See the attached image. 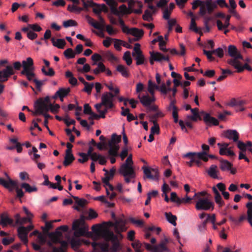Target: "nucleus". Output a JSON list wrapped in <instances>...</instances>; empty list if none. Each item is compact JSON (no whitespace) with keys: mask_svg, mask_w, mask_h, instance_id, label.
Returning <instances> with one entry per match:
<instances>
[{"mask_svg":"<svg viewBox=\"0 0 252 252\" xmlns=\"http://www.w3.org/2000/svg\"><path fill=\"white\" fill-rule=\"evenodd\" d=\"M195 157L197 159L199 160L202 159L205 162H207L208 160V158L207 157V154L206 152L203 151L200 153H193V152H189L187 154H185L183 156L184 158H187L190 157Z\"/></svg>","mask_w":252,"mask_h":252,"instance_id":"obj_12","label":"nucleus"},{"mask_svg":"<svg viewBox=\"0 0 252 252\" xmlns=\"http://www.w3.org/2000/svg\"><path fill=\"white\" fill-rule=\"evenodd\" d=\"M232 164L227 160L220 159V168L222 171L229 170Z\"/></svg>","mask_w":252,"mask_h":252,"instance_id":"obj_34","label":"nucleus"},{"mask_svg":"<svg viewBox=\"0 0 252 252\" xmlns=\"http://www.w3.org/2000/svg\"><path fill=\"white\" fill-rule=\"evenodd\" d=\"M31 219L29 218H21L20 220L16 219V223L20 225L26 223L27 222H31Z\"/></svg>","mask_w":252,"mask_h":252,"instance_id":"obj_62","label":"nucleus"},{"mask_svg":"<svg viewBox=\"0 0 252 252\" xmlns=\"http://www.w3.org/2000/svg\"><path fill=\"white\" fill-rule=\"evenodd\" d=\"M165 216L168 222H169L174 226H176L177 225L176 220H177V218L176 216L172 215V214L170 212H166L165 213Z\"/></svg>","mask_w":252,"mask_h":252,"instance_id":"obj_39","label":"nucleus"},{"mask_svg":"<svg viewBox=\"0 0 252 252\" xmlns=\"http://www.w3.org/2000/svg\"><path fill=\"white\" fill-rule=\"evenodd\" d=\"M140 45L139 43H136L133 48V51L132 53V56L142 53V51L140 50Z\"/></svg>","mask_w":252,"mask_h":252,"instance_id":"obj_61","label":"nucleus"},{"mask_svg":"<svg viewBox=\"0 0 252 252\" xmlns=\"http://www.w3.org/2000/svg\"><path fill=\"white\" fill-rule=\"evenodd\" d=\"M35 111L32 112L33 115H37L39 114L47 113L50 110V103L47 104L43 100L42 98L37 100L35 103Z\"/></svg>","mask_w":252,"mask_h":252,"instance_id":"obj_4","label":"nucleus"},{"mask_svg":"<svg viewBox=\"0 0 252 252\" xmlns=\"http://www.w3.org/2000/svg\"><path fill=\"white\" fill-rule=\"evenodd\" d=\"M86 18L89 24L93 26L94 28L99 30H103V28L102 27L101 24L95 21L93 18L89 15H87Z\"/></svg>","mask_w":252,"mask_h":252,"instance_id":"obj_26","label":"nucleus"},{"mask_svg":"<svg viewBox=\"0 0 252 252\" xmlns=\"http://www.w3.org/2000/svg\"><path fill=\"white\" fill-rule=\"evenodd\" d=\"M75 159V157L72 153H65L63 164L64 166L69 165Z\"/></svg>","mask_w":252,"mask_h":252,"instance_id":"obj_27","label":"nucleus"},{"mask_svg":"<svg viewBox=\"0 0 252 252\" xmlns=\"http://www.w3.org/2000/svg\"><path fill=\"white\" fill-rule=\"evenodd\" d=\"M5 175L7 176V184L8 186V188H5L8 189L10 192H12L14 188L16 189V188L17 187V182L12 180L9 176H7L6 173H5Z\"/></svg>","mask_w":252,"mask_h":252,"instance_id":"obj_33","label":"nucleus"},{"mask_svg":"<svg viewBox=\"0 0 252 252\" xmlns=\"http://www.w3.org/2000/svg\"><path fill=\"white\" fill-rule=\"evenodd\" d=\"M158 88L159 86L155 84L151 80H149L148 91L152 95H154L155 93V90H158Z\"/></svg>","mask_w":252,"mask_h":252,"instance_id":"obj_41","label":"nucleus"},{"mask_svg":"<svg viewBox=\"0 0 252 252\" xmlns=\"http://www.w3.org/2000/svg\"><path fill=\"white\" fill-rule=\"evenodd\" d=\"M77 25V22L71 19L65 21L63 22V26L64 28H68L71 26H76Z\"/></svg>","mask_w":252,"mask_h":252,"instance_id":"obj_52","label":"nucleus"},{"mask_svg":"<svg viewBox=\"0 0 252 252\" xmlns=\"http://www.w3.org/2000/svg\"><path fill=\"white\" fill-rule=\"evenodd\" d=\"M23 70L21 72L34 70L33 61L32 58L28 57L26 60L22 61Z\"/></svg>","mask_w":252,"mask_h":252,"instance_id":"obj_15","label":"nucleus"},{"mask_svg":"<svg viewBox=\"0 0 252 252\" xmlns=\"http://www.w3.org/2000/svg\"><path fill=\"white\" fill-rule=\"evenodd\" d=\"M86 217L81 215L80 218L75 220L72 224V230L75 237L86 236L88 233V226L86 224Z\"/></svg>","mask_w":252,"mask_h":252,"instance_id":"obj_1","label":"nucleus"},{"mask_svg":"<svg viewBox=\"0 0 252 252\" xmlns=\"http://www.w3.org/2000/svg\"><path fill=\"white\" fill-rule=\"evenodd\" d=\"M71 197H72L75 200V203H76L78 206H74L73 207L74 209L78 211H80V208H84L86 206V204H88V202L87 200L83 198H79L77 196H75L72 195H71Z\"/></svg>","mask_w":252,"mask_h":252,"instance_id":"obj_18","label":"nucleus"},{"mask_svg":"<svg viewBox=\"0 0 252 252\" xmlns=\"http://www.w3.org/2000/svg\"><path fill=\"white\" fill-rule=\"evenodd\" d=\"M64 56L66 59H72L75 57V53L71 48H68L63 52Z\"/></svg>","mask_w":252,"mask_h":252,"instance_id":"obj_47","label":"nucleus"},{"mask_svg":"<svg viewBox=\"0 0 252 252\" xmlns=\"http://www.w3.org/2000/svg\"><path fill=\"white\" fill-rule=\"evenodd\" d=\"M14 241V239L12 237L3 238L2 239V243L4 246H7Z\"/></svg>","mask_w":252,"mask_h":252,"instance_id":"obj_63","label":"nucleus"},{"mask_svg":"<svg viewBox=\"0 0 252 252\" xmlns=\"http://www.w3.org/2000/svg\"><path fill=\"white\" fill-rule=\"evenodd\" d=\"M168 239L165 238L158 245L153 246V252H163L167 250L166 245L168 243Z\"/></svg>","mask_w":252,"mask_h":252,"instance_id":"obj_19","label":"nucleus"},{"mask_svg":"<svg viewBox=\"0 0 252 252\" xmlns=\"http://www.w3.org/2000/svg\"><path fill=\"white\" fill-rule=\"evenodd\" d=\"M17 232L19 238L25 244H27L28 242V235L29 233L26 230V227L20 226L17 229Z\"/></svg>","mask_w":252,"mask_h":252,"instance_id":"obj_16","label":"nucleus"},{"mask_svg":"<svg viewBox=\"0 0 252 252\" xmlns=\"http://www.w3.org/2000/svg\"><path fill=\"white\" fill-rule=\"evenodd\" d=\"M217 166L215 165H211L207 171L208 174L212 178L218 179V177L217 173Z\"/></svg>","mask_w":252,"mask_h":252,"instance_id":"obj_32","label":"nucleus"},{"mask_svg":"<svg viewBox=\"0 0 252 252\" xmlns=\"http://www.w3.org/2000/svg\"><path fill=\"white\" fill-rule=\"evenodd\" d=\"M227 63L236 68L237 72L238 73L242 72L244 69H247L249 71L252 70V68L248 63H245L243 66H242L240 62L238 61L236 62L235 59L229 60Z\"/></svg>","mask_w":252,"mask_h":252,"instance_id":"obj_7","label":"nucleus"},{"mask_svg":"<svg viewBox=\"0 0 252 252\" xmlns=\"http://www.w3.org/2000/svg\"><path fill=\"white\" fill-rule=\"evenodd\" d=\"M160 131L159 126L158 124H154L153 126L151 128L150 133L154 135L155 134H159Z\"/></svg>","mask_w":252,"mask_h":252,"instance_id":"obj_60","label":"nucleus"},{"mask_svg":"<svg viewBox=\"0 0 252 252\" xmlns=\"http://www.w3.org/2000/svg\"><path fill=\"white\" fill-rule=\"evenodd\" d=\"M91 245L96 252H108L109 251V246L107 243L94 242Z\"/></svg>","mask_w":252,"mask_h":252,"instance_id":"obj_10","label":"nucleus"},{"mask_svg":"<svg viewBox=\"0 0 252 252\" xmlns=\"http://www.w3.org/2000/svg\"><path fill=\"white\" fill-rule=\"evenodd\" d=\"M15 74L11 65H7L4 69L0 70V81H7L8 78Z\"/></svg>","mask_w":252,"mask_h":252,"instance_id":"obj_8","label":"nucleus"},{"mask_svg":"<svg viewBox=\"0 0 252 252\" xmlns=\"http://www.w3.org/2000/svg\"><path fill=\"white\" fill-rule=\"evenodd\" d=\"M229 143H222V148L220 149L219 154L221 156L224 155V154H225V151L229 148Z\"/></svg>","mask_w":252,"mask_h":252,"instance_id":"obj_56","label":"nucleus"},{"mask_svg":"<svg viewBox=\"0 0 252 252\" xmlns=\"http://www.w3.org/2000/svg\"><path fill=\"white\" fill-rule=\"evenodd\" d=\"M212 190L215 194L214 198L216 203L219 205V207H221L224 205V202L222 200L220 193L215 187L212 188Z\"/></svg>","mask_w":252,"mask_h":252,"instance_id":"obj_20","label":"nucleus"},{"mask_svg":"<svg viewBox=\"0 0 252 252\" xmlns=\"http://www.w3.org/2000/svg\"><path fill=\"white\" fill-rule=\"evenodd\" d=\"M138 98L140 99V101L141 104L145 107L150 106V105L155 101V98L153 95L152 97L150 96L149 95H144L142 96L139 94L138 95Z\"/></svg>","mask_w":252,"mask_h":252,"instance_id":"obj_14","label":"nucleus"},{"mask_svg":"<svg viewBox=\"0 0 252 252\" xmlns=\"http://www.w3.org/2000/svg\"><path fill=\"white\" fill-rule=\"evenodd\" d=\"M189 29L196 33L200 34V35L203 34L201 29L197 27L195 18L194 17L192 18L191 19Z\"/></svg>","mask_w":252,"mask_h":252,"instance_id":"obj_28","label":"nucleus"},{"mask_svg":"<svg viewBox=\"0 0 252 252\" xmlns=\"http://www.w3.org/2000/svg\"><path fill=\"white\" fill-rule=\"evenodd\" d=\"M84 86L85 87L83 91L86 92L89 94H91L92 89L94 86V83L90 84L88 82V84H84Z\"/></svg>","mask_w":252,"mask_h":252,"instance_id":"obj_57","label":"nucleus"},{"mask_svg":"<svg viewBox=\"0 0 252 252\" xmlns=\"http://www.w3.org/2000/svg\"><path fill=\"white\" fill-rule=\"evenodd\" d=\"M103 237L107 241H111L112 246L111 249L113 252H117L121 249V245L118 240V237L115 235L112 231H105L103 234Z\"/></svg>","mask_w":252,"mask_h":252,"instance_id":"obj_3","label":"nucleus"},{"mask_svg":"<svg viewBox=\"0 0 252 252\" xmlns=\"http://www.w3.org/2000/svg\"><path fill=\"white\" fill-rule=\"evenodd\" d=\"M123 59L126 62L127 65H130L132 63V61L129 51H126L125 53Z\"/></svg>","mask_w":252,"mask_h":252,"instance_id":"obj_49","label":"nucleus"},{"mask_svg":"<svg viewBox=\"0 0 252 252\" xmlns=\"http://www.w3.org/2000/svg\"><path fill=\"white\" fill-rule=\"evenodd\" d=\"M191 112L192 114V116H189L188 118L193 121H196L197 119L199 120H201V117H200L198 114V108H194L191 109Z\"/></svg>","mask_w":252,"mask_h":252,"instance_id":"obj_42","label":"nucleus"},{"mask_svg":"<svg viewBox=\"0 0 252 252\" xmlns=\"http://www.w3.org/2000/svg\"><path fill=\"white\" fill-rule=\"evenodd\" d=\"M151 54L153 56V60L156 62H161L162 61H166L168 63L170 62V59L168 55H164L160 52H151Z\"/></svg>","mask_w":252,"mask_h":252,"instance_id":"obj_17","label":"nucleus"},{"mask_svg":"<svg viewBox=\"0 0 252 252\" xmlns=\"http://www.w3.org/2000/svg\"><path fill=\"white\" fill-rule=\"evenodd\" d=\"M105 70L106 67L104 64L102 63L99 62L97 63V67L93 70V72L95 75H98L101 72L105 71Z\"/></svg>","mask_w":252,"mask_h":252,"instance_id":"obj_40","label":"nucleus"},{"mask_svg":"<svg viewBox=\"0 0 252 252\" xmlns=\"http://www.w3.org/2000/svg\"><path fill=\"white\" fill-rule=\"evenodd\" d=\"M109 149L108 151L109 156L112 157H118L119 156L118 151L120 149L119 145L108 146Z\"/></svg>","mask_w":252,"mask_h":252,"instance_id":"obj_31","label":"nucleus"},{"mask_svg":"<svg viewBox=\"0 0 252 252\" xmlns=\"http://www.w3.org/2000/svg\"><path fill=\"white\" fill-rule=\"evenodd\" d=\"M228 54L229 56L232 57L233 59H231L230 60H235L236 62L238 61V59H243L242 56L239 53L238 51V50L236 46L230 45L228 47Z\"/></svg>","mask_w":252,"mask_h":252,"instance_id":"obj_11","label":"nucleus"},{"mask_svg":"<svg viewBox=\"0 0 252 252\" xmlns=\"http://www.w3.org/2000/svg\"><path fill=\"white\" fill-rule=\"evenodd\" d=\"M21 74L23 75H25L28 81H32L34 79H36L35 78L36 75L34 72V70H30L28 71L21 72Z\"/></svg>","mask_w":252,"mask_h":252,"instance_id":"obj_35","label":"nucleus"},{"mask_svg":"<svg viewBox=\"0 0 252 252\" xmlns=\"http://www.w3.org/2000/svg\"><path fill=\"white\" fill-rule=\"evenodd\" d=\"M170 200L172 202H176L178 204H181V198L177 196L176 193L175 192L171 193Z\"/></svg>","mask_w":252,"mask_h":252,"instance_id":"obj_53","label":"nucleus"},{"mask_svg":"<svg viewBox=\"0 0 252 252\" xmlns=\"http://www.w3.org/2000/svg\"><path fill=\"white\" fill-rule=\"evenodd\" d=\"M68 229V227L67 225H62L58 227L55 232L59 236H62V231L66 232Z\"/></svg>","mask_w":252,"mask_h":252,"instance_id":"obj_51","label":"nucleus"},{"mask_svg":"<svg viewBox=\"0 0 252 252\" xmlns=\"http://www.w3.org/2000/svg\"><path fill=\"white\" fill-rule=\"evenodd\" d=\"M67 9L72 12H77L78 13H80L83 10V8L78 7L75 5H69L67 7Z\"/></svg>","mask_w":252,"mask_h":252,"instance_id":"obj_55","label":"nucleus"},{"mask_svg":"<svg viewBox=\"0 0 252 252\" xmlns=\"http://www.w3.org/2000/svg\"><path fill=\"white\" fill-rule=\"evenodd\" d=\"M78 155L82 158H79L78 159V162L82 163L87 162L89 159V158H90L87 153H79Z\"/></svg>","mask_w":252,"mask_h":252,"instance_id":"obj_50","label":"nucleus"},{"mask_svg":"<svg viewBox=\"0 0 252 252\" xmlns=\"http://www.w3.org/2000/svg\"><path fill=\"white\" fill-rule=\"evenodd\" d=\"M70 243L71 248L74 250L77 249L81 244V241L79 239H77L75 238H72V239H71L70 241Z\"/></svg>","mask_w":252,"mask_h":252,"instance_id":"obj_45","label":"nucleus"},{"mask_svg":"<svg viewBox=\"0 0 252 252\" xmlns=\"http://www.w3.org/2000/svg\"><path fill=\"white\" fill-rule=\"evenodd\" d=\"M49 236L54 244L60 243L62 241L61 240V237L62 236H59L55 231L54 232L49 233Z\"/></svg>","mask_w":252,"mask_h":252,"instance_id":"obj_44","label":"nucleus"},{"mask_svg":"<svg viewBox=\"0 0 252 252\" xmlns=\"http://www.w3.org/2000/svg\"><path fill=\"white\" fill-rule=\"evenodd\" d=\"M131 246L134 249L135 252H142L141 250L142 244L139 241L136 240L131 244Z\"/></svg>","mask_w":252,"mask_h":252,"instance_id":"obj_46","label":"nucleus"},{"mask_svg":"<svg viewBox=\"0 0 252 252\" xmlns=\"http://www.w3.org/2000/svg\"><path fill=\"white\" fill-rule=\"evenodd\" d=\"M51 40L53 45L59 49H63L66 44V42L64 39L59 38L56 40L55 37H52Z\"/></svg>","mask_w":252,"mask_h":252,"instance_id":"obj_23","label":"nucleus"},{"mask_svg":"<svg viewBox=\"0 0 252 252\" xmlns=\"http://www.w3.org/2000/svg\"><path fill=\"white\" fill-rule=\"evenodd\" d=\"M204 122L207 124H212L218 126L219 124L218 120L214 117H211L210 114L205 113L203 118Z\"/></svg>","mask_w":252,"mask_h":252,"instance_id":"obj_24","label":"nucleus"},{"mask_svg":"<svg viewBox=\"0 0 252 252\" xmlns=\"http://www.w3.org/2000/svg\"><path fill=\"white\" fill-rule=\"evenodd\" d=\"M21 187L24 188L26 191L28 193H31L32 192H36L37 191V188L35 186L32 187L27 183H23L21 184Z\"/></svg>","mask_w":252,"mask_h":252,"instance_id":"obj_38","label":"nucleus"},{"mask_svg":"<svg viewBox=\"0 0 252 252\" xmlns=\"http://www.w3.org/2000/svg\"><path fill=\"white\" fill-rule=\"evenodd\" d=\"M237 143V147L242 152H246L247 150V145L241 141L236 142Z\"/></svg>","mask_w":252,"mask_h":252,"instance_id":"obj_58","label":"nucleus"},{"mask_svg":"<svg viewBox=\"0 0 252 252\" xmlns=\"http://www.w3.org/2000/svg\"><path fill=\"white\" fill-rule=\"evenodd\" d=\"M203 4H204V7L209 14H211L217 7L216 3L213 2L212 0H205L203 1Z\"/></svg>","mask_w":252,"mask_h":252,"instance_id":"obj_21","label":"nucleus"},{"mask_svg":"<svg viewBox=\"0 0 252 252\" xmlns=\"http://www.w3.org/2000/svg\"><path fill=\"white\" fill-rule=\"evenodd\" d=\"M70 92V89L68 88L67 89H65L63 88L60 89L55 94L54 98H56L57 97H64L66 96Z\"/></svg>","mask_w":252,"mask_h":252,"instance_id":"obj_37","label":"nucleus"},{"mask_svg":"<svg viewBox=\"0 0 252 252\" xmlns=\"http://www.w3.org/2000/svg\"><path fill=\"white\" fill-rule=\"evenodd\" d=\"M153 13L150 10L148 9L146 10L144 12V14L142 16L143 20L147 21H151V20H152Z\"/></svg>","mask_w":252,"mask_h":252,"instance_id":"obj_48","label":"nucleus"},{"mask_svg":"<svg viewBox=\"0 0 252 252\" xmlns=\"http://www.w3.org/2000/svg\"><path fill=\"white\" fill-rule=\"evenodd\" d=\"M128 220L131 223L136 224L138 226H142L143 225V221L141 220H137L132 217H129L128 218Z\"/></svg>","mask_w":252,"mask_h":252,"instance_id":"obj_59","label":"nucleus"},{"mask_svg":"<svg viewBox=\"0 0 252 252\" xmlns=\"http://www.w3.org/2000/svg\"><path fill=\"white\" fill-rule=\"evenodd\" d=\"M117 71L120 72L124 77H128L129 76V72L128 68L125 66L119 64L116 67Z\"/></svg>","mask_w":252,"mask_h":252,"instance_id":"obj_30","label":"nucleus"},{"mask_svg":"<svg viewBox=\"0 0 252 252\" xmlns=\"http://www.w3.org/2000/svg\"><path fill=\"white\" fill-rule=\"evenodd\" d=\"M38 243L40 245H43L46 242V237L42 234H40L38 236Z\"/></svg>","mask_w":252,"mask_h":252,"instance_id":"obj_64","label":"nucleus"},{"mask_svg":"<svg viewBox=\"0 0 252 252\" xmlns=\"http://www.w3.org/2000/svg\"><path fill=\"white\" fill-rule=\"evenodd\" d=\"M121 141V136L117 135L116 133L112 135L111 139L108 141V145H118L117 144Z\"/></svg>","mask_w":252,"mask_h":252,"instance_id":"obj_29","label":"nucleus"},{"mask_svg":"<svg viewBox=\"0 0 252 252\" xmlns=\"http://www.w3.org/2000/svg\"><path fill=\"white\" fill-rule=\"evenodd\" d=\"M142 169L146 178L155 181L158 180L159 173L158 169L150 168L145 166L142 167Z\"/></svg>","mask_w":252,"mask_h":252,"instance_id":"obj_5","label":"nucleus"},{"mask_svg":"<svg viewBox=\"0 0 252 252\" xmlns=\"http://www.w3.org/2000/svg\"><path fill=\"white\" fill-rule=\"evenodd\" d=\"M231 15H228L226 16H225V20L224 24H222L220 20H218L217 21V26L218 28V30L220 31H221L223 30V29H226L228 28L230 25L229 21Z\"/></svg>","mask_w":252,"mask_h":252,"instance_id":"obj_22","label":"nucleus"},{"mask_svg":"<svg viewBox=\"0 0 252 252\" xmlns=\"http://www.w3.org/2000/svg\"><path fill=\"white\" fill-rule=\"evenodd\" d=\"M119 172L124 177H135V173L132 165H128V164H123L121 166Z\"/></svg>","mask_w":252,"mask_h":252,"instance_id":"obj_6","label":"nucleus"},{"mask_svg":"<svg viewBox=\"0 0 252 252\" xmlns=\"http://www.w3.org/2000/svg\"><path fill=\"white\" fill-rule=\"evenodd\" d=\"M13 222V220L5 214H2L0 215V225L3 227L6 226L8 224H12Z\"/></svg>","mask_w":252,"mask_h":252,"instance_id":"obj_25","label":"nucleus"},{"mask_svg":"<svg viewBox=\"0 0 252 252\" xmlns=\"http://www.w3.org/2000/svg\"><path fill=\"white\" fill-rule=\"evenodd\" d=\"M134 59L136 60V64L137 65H141L145 64L147 62L146 61L144 55L142 53L135 55V56H132Z\"/></svg>","mask_w":252,"mask_h":252,"instance_id":"obj_36","label":"nucleus"},{"mask_svg":"<svg viewBox=\"0 0 252 252\" xmlns=\"http://www.w3.org/2000/svg\"><path fill=\"white\" fill-rule=\"evenodd\" d=\"M130 34L133 36L140 38L144 34V31L142 30H139L136 28H131Z\"/></svg>","mask_w":252,"mask_h":252,"instance_id":"obj_43","label":"nucleus"},{"mask_svg":"<svg viewBox=\"0 0 252 252\" xmlns=\"http://www.w3.org/2000/svg\"><path fill=\"white\" fill-rule=\"evenodd\" d=\"M223 133L225 137L234 142H236L239 140V134L236 130L228 129L224 131Z\"/></svg>","mask_w":252,"mask_h":252,"instance_id":"obj_13","label":"nucleus"},{"mask_svg":"<svg viewBox=\"0 0 252 252\" xmlns=\"http://www.w3.org/2000/svg\"><path fill=\"white\" fill-rule=\"evenodd\" d=\"M214 203L206 197H198L195 204V208L198 211H213Z\"/></svg>","mask_w":252,"mask_h":252,"instance_id":"obj_2","label":"nucleus"},{"mask_svg":"<svg viewBox=\"0 0 252 252\" xmlns=\"http://www.w3.org/2000/svg\"><path fill=\"white\" fill-rule=\"evenodd\" d=\"M53 227L52 225V222L50 221H46L45 222V227H42V229L43 231V232L45 234H49V231L50 229H51Z\"/></svg>","mask_w":252,"mask_h":252,"instance_id":"obj_54","label":"nucleus"},{"mask_svg":"<svg viewBox=\"0 0 252 252\" xmlns=\"http://www.w3.org/2000/svg\"><path fill=\"white\" fill-rule=\"evenodd\" d=\"M114 97L115 95L111 92L104 93L101 96V102L95 104V108L98 109L99 107H101L103 105L106 104V103L113 101Z\"/></svg>","mask_w":252,"mask_h":252,"instance_id":"obj_9","label":"nucleus"}]
</instances>
